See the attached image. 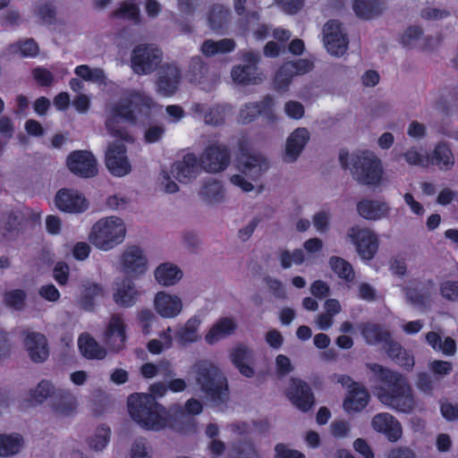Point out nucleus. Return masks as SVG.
Listing matches in <instances>:
<instances>
[{"label":"nucleus","instance_id":"f257e3e1","mask_svg":"<svg viewBox=\"0 0 458 458\" xmlns=\"http://www.w3.org/2000/svg\"><path fill=\"white\" fill-rule=\"evenodd\" d=\"M369 369L381 383L374 391L379 402L399 412H411L415 402L411 387L406 378L378 364H370Z\"/></svg>","mask_w":458,"mask_h":458},{"label":"nucleus","instance_id":"f03ea898","mask_svg":"<svg viewBox=\"0 0 458 458\" xmlns=\"http://www.w3.org/2000/svg\"><path fill=\"white\" fill-rule=\"evenodd\" d=\"M156 108L157 105L152 98L140 92H132L110 108L106 123V130L117 140L130 141L131 137L123 128L122 121L134 123L142 117H148Z\"/></svg>","mask_w":458,"mask_h":458},{"label":"nucleus","instance_id":"7ed1b4c3","mask_svg":"<svg viewBox=\"0 0 458 458\" xmlns=\"http://www.w3.org/2000/svg\"><path fill=\"white\" fill-rule=\"evenodd\" d=\"M343 168L350 171L359 184L378 187L383 182L385 169L380 157L372 150L362 148L352 152L341 150L338 157Z\"/></svg>","mask_w":458,"mask_h":458},{"label":"nucleus","instance_id":"20e7f679","mask_svg":"<svg viewBox=\"0 0 458 458\" xmlns=\"http://www.w3.org/2000/svg\"><path fill=\"white\" fill-rule=\"evenodd\" d=\"M127 404L131 420L146 430L160 431L173 426L172 416L177 413L176 407L166 410L148 394H133Z\"/></svg>","mask_w":458,"mask_h":458},{"label":"nucleus","instance_id":"39448f33","mask_svg":"<svg viewBox=\"0 0 458 458\" xmlns=\"http://www.w3.org/2000/svg\"><path fill=\"white\" fill-rule=\"evenodd\" d=\"M192 373L196 385L208 401L214 405L227 401V380L214 363L199 360L192 366Z\"/></svg>","mask_w":458,"mask_h":458},{"label":"nucleus","instance_id":"423d86ee","mask_svg":"<svg viewBox=\"0 0 458 458\" xmlns=\"http://www.w3.org/2000/svg\"><path fill=\"white\" fill-rule=\"evenodd\" d=\"M127 226L124 220L116 216L98 219L91 227L89 242L98 250L108 251L125 240Z\"/></svg>","mask_w":458,"mask_h":458},{"label":"nucleus","instance_id":"0eeeda50","mask_svg":"<svg viewBox=\"0 0 458 458\" xmlns=\"http://www.w3.org/2000/svg\"><path fill=\"white\" fill-rule=\"evenodd\" d=\"M268 162L266 157L258 153H242L236 160L237 173L230 177L234 186L245 192L254 190L256 182L267 169Z\"/></svg>","mask_w":458,"mask_h":458},{"label":"nucleus","instance_id":"6e6552de","mask_svg":"<svg viewBox=\"0 0 458 458\" xmlns=\"http://www.w3.org/2000/svg\"><path fill=\"white\" fill-rule=\"evenodd\" d=\"M361 334L369 344H382L388 355L400 366L411 369L414 365L411 357L399 344L390 340L389 334L375 324H364L360 327Z\"/></svg>","mask_w":458,"mask_h":458},{"label":"nucleus","instance_id":"1a4fd4ad","mask_svg":"<svg viewBox=\"0 0 458 458\" xmlns=\"http://www.w3.org/2000/svg\"><path fill=\"white\" fill-rule=\"evenodd\" d=\"M346 239L355 247L356 252L363 260H371L379 248L377 234L369 227L351 226L347 230Z\"/></svg>","mask_w":458,"mask_h":458},{"label":"nucleus","instance_id":"9d476101","mask_svg":"<svg viewBox=\"0 0 458 458\" xmlns=\"http://www.w3.org/2000/svg\"><path fill=\"white\" fill-rule=\"evenodd\" d=\"M162 52L153 45H137L131 55V68L140 75H146L153 72L161 64Z\"/></svg>","mask_w":458,"mask_h":458},{"label":"nucleus","instance_id":"9b49d317","mask_svg":"<svg viewBox=\"0 0 458 458\" xmlns=\"http://www.w3.org/2000/svg\"><path fill=\"white\" fill-rule=\"evenodd\" d=\"M117 268L124 275L133 277L140 276L148 268V258L140 247L126 246L118 258Z\"/></svg>","mask_w":458,"mask_h":458},{"label":"nucleus","instance_id":"f8f14e48","mask_svg":"<svg viewBox=\"0 0 458 458\" xmlns=\"http://www.w3.org/2000/svg\"><path fill=\"white\" fill-rule=\"evenodd\" d=\"M336 381L347 388L343 403V408L347 413L360 412L368 405L370 396L364 386L344 375H338Z\"/></svg>","mask_w":458,"mask_h":458},{"label":"nucleus","instance_id":"ddd939ff","mask_svg":"<svg viewBox=\"0 0 458 458\" xmlns=\"http://www.w3.org/2000/svg\"><path fill=\"white\" fill-rule=\"evenodd\" d=\"M323 42L327 51L335 56L343 55L349 44L344 29L335 20L329 21L324 25Z\"/></svg>","mask_w":458,"mask_h":458},{"label":"nucleus","instance_id":"4468645a","mask_svg":"<svg viewBox=\"0 0 458 458\" xmlns=\"http://www.w3.org/2000/svg\"><path fill=\"white\" fill-rule=\"evenodd\" d=\"M102 341L106 348L118 352L125 347L127 341V325L119 315H113L106 325Z\"/></svg>","mask_w":458,"mask_h":458},{"label":"nucleus","instance_id":"2eb2a0df","mask_svg":"<svg viewBox=\"0 0 458 458\" xmlns=\"http://www.w3.org/2000/svg\"><path fill=\"white\" fill-rule=\"evenodd\" d=\"M106 165L109 172L115 176H124L131 172V165L122 142L115 141L108 145L106 152Z\"/></svg>","mask_w":458,"mask_h":458},{"label":"nucleus","instance_id":"dca6fc26","mask_svg":"<svg viewBox=\"0 0 458 458\" xmlns=\"http://www.w3.org/2000/svg\"><path fill=\"white\" fill-rule=\"evenodd\" d=\"M259 55L253 52H248L243 55V60L249 64L246 65H237L232 70L231 76L233 81L238 84H258L264 80V76L259 72L255 65L258 62Z\"/></svg>","mask_w":458,"mask_h":458},{"label":"nucleus","instance_id":"f3484780","mask_svg":"<svg viewBox=\"0 0 458 458\" xmlns=\"http://www.w3.org/2000/svg\"><path fill=\"white\" fill-rule=\"evenodd\" d=\"M183 301L175 293L165 291L157 292L153 300L155 311L163 318H175L183 310Z\"/></svg>","mask_w":458,"mask_h":458},{"label":"nucleus","instance_id":"a211bd4d","mask_svg":"<svg viewBox=\"0 0 458 458\" xmlns=\"http://www.w3.org/2000/svg\"><path fill=\"white\" fill-rule=\"evenodd\" d=\"M66 165L72 174L81 177H93L98 174L97 161L89 151L72 152L67 157Z\"/></svg>","mask_w":458,"mask_h":458},{"label":"nucleus","instance_id":"6ab92c4d","mask_svg":"<svg viewBox=\"0 0 458 458\" xmlns=\"http://www.w3.org/2000/svg\"><path fill=\"white\" fill-rule=\"evenodd\" d=\"M313 69V63L308 59H300L296 62L284 64L275 76V87L277 90L285 89L291 83L293 77L302 75Z\"/></svg>","mask_w":458,"mask_h":458},{"label":"nucleus","instance_id":"aec40b11","mask_svg":"<svg viewBox=\"0 0 458 458\" xmlns=\"http://www.w3.org/2000/svg\"><path fill=\"white\" fill-rule=\"evenodd\" d=\"M372 428L383 434L390 442H397L403 436L400 421L388 412L376 414L371 420Z\"/></svg>","mask_w":458,"mask_h":458},{"label":"nucleus","instance_id":"412c9836","mask_svg":"<svg viewBox=\"0 0 458 458\" xmlns=\"http://www.w3.org/2000/svg\"><path fill=\"white\" fill-rule=\"evenodd\" d=\"M286 395L291 403L302 411H309L314 404V396L310 386L301 379H291Z\"/></svg>","mask_w":458,"mask_h":458},{"label":"nucleus","instance_id":"4be33fe9","mask_svg":"<svg viewBox=\"0 0 458 458\" xmlns=\"http://www.w3.org/2000/svg\"><path fill=\"white\" fill-rule=\"evenodd\" d=\"M358 215L369 221H379L390 216L391 208L385 200L364 198L356 205Z\"/></svg>","mask_w":458,"mask_h":458},{"label":"nucleus","instance_id":"5701e85b","mask_svg":"<svg viewBox=\"0 0 458 458\" xmlns=\"http://www.w3.org/2000/svg\"><path fill=\"white\" fill-rule=\"evenodd\" d=\"M58 209L67 213L84 212L89 206L84 196L76 190L62 189L55 198Z\"/></svg>","mask_w":458,"mask_h":458},{"label":"nucleus","instance_id":"b1692460","mask_svg":"<svg viewBox=\"0 0 458 458\" xmlns=\"http://www.w3.org/2000/svg\"><path fill=\"white\" fill-rule=\"evenodd\" d=\"M229 164V152L225 146L212 144L201 156V165L208 172H220Z\"/></svg>","mask_w":458,"mask_h":458},{"label":"nucleus","instance_id":"393cba45","mask_svg":"<svg viewBox=\"0 0 458 458\" xmlns=\"http://www.w3.org/2000/svg\"><path fill=\"white\" fill-rule=\"evenodd\" d=\"M180 79L181 72L175 64L163 65L158 72L157 91L164 97L174 95L178 89Z\"/></svg>","mask_w":458,"mask_h":458},{"label":"nucleus","instance_id":"a878e982","mask_svg":"<svg viewBox=\"0 0 458 458\" xmlns=\"http://www.w3.org/2000/svg\"><path fill=\"white\" fill-rule=\"evenodd\" d=\"M310 140V132L307 128L299 127L293 130L286 139L284 159L287 162L295 161L303 151Z\"/></svg>","mask_w":458,"mask_h":458},{"label":"nucleus","instance_id":"bb28decb","mask_svg":"<svg viewBox=\"0 0 458 458\" xmlns=\"http://www.w3.org/2000/svg\"><path fill=\"white\" fill-rule=\"evenodd\" d=\"M203 319L200 315H193L180 326L175 332L177 343L185 346L199 342L201 339L200 327Z\"/></svg>","mask_w":458,"mask_h":458},{"label":"nucleus","instance_id":"cd10ccee","mask_svg":"<svg viewBox=\"0 0 458 458\" xmlns=\"http://www.w3.org/2000/svg\"><path fill=\"white\" fill-rule=\"evenodd\" d=\"M237 328L235 318L224 317L217 319L207 331L204 339L205 342L213 345L225 339L234 333Z\"/></svg>","mask_w":458,"mask_h":458},{"label":"nucleus","instance_id":"c85d7f7f","mask_svg":"<svg viewBox=\"0 0 458 458\" xmlns=\"http://www.w3.org/2000/svg\"><path fill=\"white\" fill-rule=\"evenodd\" d=\"M230 360L242 376L252 377L255 375L254 353L248 347L238 345L233 348L230 352Z\"/></svg>","mask_w":458,"mask_h":458},{"label":"nucleus","instance_id":"c756f323","mask_svg":"<svg viewBox=\"0 0 458 458\" xmlns=\"http://www.w3.org/2000/svg\"><path fill=\"white\" fill-rule=\"evenodd\" d=\"M200 172V165L193 154H187L182 161L173 165L172 173L181 182H188L196 178Z\"/></svg>","mask_w":458,"mask_h":458},{"label":"nucleus","instance_id":"7c9ffc66","mask_svg":"<svg viewBox=\"0 0 458 458\" xmlns=\"http://www.w3.org/2000/svg\"><path fill=\"white\" fill-rule=\"evenodd\" d=\"M400 42L406 48L429 49L434 46L436 39L424 37L420 27L411 26L403 31Z\"/></svg>","mask_w":458,"mask_h":458},{"label":"nucleus","instance_id":"2f4dec72","mask_svg":"<svg viewBox=\"0 0 458 458\" xmlns=\"http://www.w3.org/2000/svg\"><path fill=\"white\" fill-rule=\"evenodd\" d=\"M25 347L30 357L35 362H42L48 357L47 339L39 333H29L25 339Z\"/></svg>","mask_w":458,"mask_h":458},{"label":"nucleus","instance_id":"473e14b6","mask_svg":"<svg viewBox=\"0 0 458 458\" xmlns=\"http://www.w3.org/2000/svg\"><path fill=\"white\" fill-rule=\"evenodd\" d=\"M139 296L140 292L135 284L131 280L124 279L116 284L114 301L121 307L129 308L136 303Z\"/></svg>","mask_w":458,"mask_h":458},{"label":"nucleus","instance_id":"72a5a7b5","mask_svg":"<svg viewBox=\"0 0 458 458\" xmlns=\"http://www.w3.org/2000/svg\"><path fill=\"white\" fill-rule=\"evenodd\" d=\"M78 348L81 355L89 360H103L107 355V349L101 346L89 333L80 335Z\"/></svg>","mask_w":458,"mask_h":458},{"label":"nucleus","instance_id":"f704fd0d","mask_svg":"<svg viewBox=\"0 0 458 458\" xmlns=\"http://www.w3.org/2000/svg\"><path fill=\"white\" fill-rule=\"evenodd\" d=\"M454 163L455 158L450 146L445 141L437 143L429 157V164L437 165L442 171H447Z\"/></svg>","mask_w":458,"mask_h":458},{"label":"nucleus","instance_id":"c9c22d12","mask_svg":"<svg viewBox=\"0 0 458 458\" xmlns=\"http://www.w3.org/2000/svg\"><path fill=\"white\" fill-rule=\"evenodd\" d=\"M23 437L19 433H0V457H12L24 448Z\"/></svg>","mask_w":458,"mask_h":458},{"label":"nucleus","instance_id":"e433bc0d","mask_svg":"<svg viewBox=\"0 0 458 458\" xmlns=\"http://www.w3.org/2000/svg\"><path fill=\"white\" fill-rule=\"evenodd\" d=\"M156 281L163 286H171L177 284L182 277V272L178 266L173 263L159 265L154 273Z\"/></svg>","mask_w":458,"mask_h":458},{"label":"nucleus","instance_id":"4c0bfd02","mask_svg":"<svg viewBox=\"0 0 458 458\" xmlns=\"http://www.w3.org/2000/svg\"><path fill=\"white\" fill-rule=\"evenodd\" d=\"M191 112L196 117H204L205 123L208 124H218L221 123L225 114V108L224 106H215L208 108L205 105L196 103L191 106Z\"/></svg>","mask_w":458,"mask_h":458},{"label":"nucleus","instance_id":"58836bf2","mask_svg":"<svg viewBox=\"0 0 458 458\" xmlns=\"http://www.w3.org/2000/svg\"><path fill=\"white\" fill-rule=\"evenodd\" d=\"M78 405L77 397L70 393H65L53 403V411L56 416L67 418L76 413Z\"/></svg>","mask_w":458,"mask_h":458},{"label":"nucleus","instance_id":"ea45409f","mask_svg":"<svg viewBox=\"0 0 458 458\" xmlns=\"http://www.w3.org/2000/svg\"><path fill=\"white\" fill-rule=\"evenodd\" d=\"M138 0H125L112 13V17L140 23L141 21Z\"/></svg>","mask_w":458,"mask_h":458},{"label":"nucleus","instance_id":"a19ab883","mask_svg":"<svg viewBox=\"0 0 458 458\" xmlns=\"http://www.w3.org/2000/svg\"><path fill=\"white\" fill-rule=\"evenodd\" d=\"M235 48V42L230 38H224L218 41L211 39L205 40L200 47V52L205 56H213L218 54L230 53Z\"/></svg>","mask_w":458,"mask_h":458},{"label":"nucleus","instance_id":"79ce46f5","mask_svg":"<svg viewBox=\"0 0 458 458\" xmlns=\"http://www.w3.org/2000/svg\"><path fill=\"white\" fill-rule=\"evenodd\" d=\"M331 270L342 280L352 282L355 277L352 266L344 259L338 256H332L328 259Z\"/></svg>","mask_w":458,"mask_h":458},{"label":"nucleus","instance_id":"37998d69","mask_svg":"<svg viewBox=\"0 0 458 458\" xmlns=\"http://www.w3.org/2000/svg\"><path fill=\"white\" fill-rule=\"evenodd\" d=\"M352 9L362 19H371L382 12L379 0H353Z\"/></svg>","mask_w":458,"mask_h":458},{"label":"nucleus","instance_id":"c03bdc74","mask_svg":"<svg viewBox=\"0 0 458 458\" xmlns=\"http://www.w3.org/2000/svg\"><path fill=\"white\" fill-rule=\"evenodd\" d=\"M74 73L85 81H89L97 84H106L107 78L104 70L98 67H90L87 64L78 65Z\"/></svg>","mask_w":458,"mask_h":458},{"label":"nucleus","instance_id":"a18cd8bd","mask_svg":"<svg viewBox=\"0 0 458 458\" xmlns=\"http://www.w3.org/2000/svg\"><path fill=\"white\" fill-rule=\"evenodd\" d=\"M173 342L174 338L172 335V328L168 327L159 333L158 338L150 340L148 343L147 347L148 352L152 354H159L164 351L172 348Z\"/></svg>","mask_w":458,"mask_h":458},{"label":"nucleus","instance_id":"49530a36","mask_svg":"<svg viewBox=\"0 0 458 458\" xmlns=\"http://www.w3.org/2000/svg\"><path fill=\"white\" fill-rule=\"evenodd\" d=\"M428 344L435 350L444 354H454L456 350L455 342L451 337H445L444 340L436 332L428 333L426 335Z\"/></svg>","mask_w":458,"mask_h":458},{"label":"nucleus","instance_id":"de8ad7c7","mask_svg":"<svg viewBox=\"0 0 458 458\" xmlns=\"http://www.w3.org/2000/svg\"><path fill=\"white\" fill-rule=\"evenodd\" d=\"M39 51L38 44L31 38L19 40L8 47V52L12 55H20L21 57H35Z\"/></svg>","mask_w":458,"mask_h":458},{"label":"nucleus","instance_id":"09e8293b","mask_svg":"<svg viewBox=\"0 0 458 458\" xmlns=\"http://www.w3.org/2000/svg\"><path fill=\"white\" fill-rule=\"evenodd\" d=\"M55 393L54 385L46 379L41 380L34 388L30 390V402L32 404H41Z\"/></svg>","mask_w":458,"mask_h":458},{"label":"nucleus","instance_id":"8fccbe9b","mask_svg":"<svg viewBox=\"0 0 458 458\" xmlns=\"http://www.w3.org/2000/svg\"><path fill=\"white\" fill-rule=\"evenodd\" d=\"M110 428L106 426L97 428L88 438V445L94 451H102L110 440Z\"/></svg>","mask_w":458,"mask_h":458},{"label":"nucleus","instance_id":"3c124183","mask_svg":"<svg viewBox=\"0 0 458 458\" xmlns=\"http://www.w3.org/2000/svg\"><path fill=\"white\" fill-rule=\"evenodd\" d=\"M276 106V102L272 97L267 96L259 102L251 104V114L243 113V115L248 119H255L258 115H264Z\"/></svg>","mask_w":458,"mask_h":458},{"label":"nucleus","instance_id":"603ef678","mask_svg":"<svg viewBox=\"0 0 458 458\" xmlns=\"http://www.w3.org/2000/svg\"><path fill=\"white\" fill-rule=\"evenodd\" d=\"M228 11L221 5H216L212 8L208 16V24L211 30L221 29L226 22Z\"/></svg>","mask_w":458,"mask_h":458},{"label":"nucleus","instance_id":"864d4df0","mask_svg":"<svg viewBox=\"0 0 458 458\" xmlns=\"http://www.w3.org/2000/svg\"><path fill=\"white\" fill-rule=\"evenodd\" d=\"M403 156L410 165L428 166L429 165V157L423 155L417 147L408 148Z\"/></svg>","mask_w":458,"mask_h":458},{"label":"nucleus","instance_id":"5fc2aeb1","mask_svg":"<svg viewBox=\"0 0 458 458\" xmlns=\"http://www.w3.org/2000/svg\"><path fill=\"white\" fill-rule=\"evenodd\" d=\"M306 259L304 251L297 249L293 251L284 250L280 255V262L283 267L288 268L293 265H300Z\"/></svg>","mask_w":458,"mask_h":458},{"label":"nucleus","instance_id":"6e6d98bb","mask_svg":"<svg viewBox=\"0 0 458 458\" xmlns=\"http://www.w3.org/2000/svg\"><path fill=\"white\" fill-rule=\"evenodd\" d=\"M129 458H152V450L146 439H136L131 444Z\"/></svg>","mask_w":458,"mask_h":458},{"label":"nucleus","instance_id":"4d7b16f0","mask_svg":"<svg viewBox=\"0 0 458 458\" xmlns=\"http://www.w3.org/2000/svg\"><path fill=\"white\" fill-rule=\"evenodd\" d=\"M26 300V293L22 290H11L4 293V303L13 309L21 310L24 307Z\"/></svg>","mask_w":458,"mask_h":458},{"label":"nucleus","instance_id":"13d9d810","mask_svg":"<svg viewBox=\"0 0 458 458\" xmlns=\"http://www.w3.org/2000/svg\"><path fill=\"white\" fill-rule=\"evenodd\" d=\"M164 369L167 373L166 375L169 376L172 374V369H170V363L167 361H161L158 365H156L151 362L144 363L140 367V374L145 378H153L157 375L159 370Z\"/></svg>","mask_w":458,"mask_h":458},{"label":"nucleus","instance_id":"bf43d9fd","mask_svg":"<svg viewBox=\"0 0 458 458\" xmlns=\"http://www.w3.org/2000/svg\"><path fill=\"white\" fill-rule=\"evenodd\" d=\"M201 194L210 202H219L224 198V191L222 185L214 181L206 184Z\"/></svg>","mask_w":458,"mask_h":458},{"label":"nucleus","instance_id":"052dcab7","mask_svg":"<svg viewBox=\"0 0 458 458\" xmlns=\"http://www.w3.org/2000/svg\"><path fill=\"white\" fill-rule=\"evenodd\" d=\"M331 213L328 210H320L313 217V225L319 233H327L330 227Z\"/></svg>","mask_w":458,"mask_h":458},{"label":"nucleus","instance_id":"680f3d73","mask_svg":"<svg viewBox=\"0 0 458 458\" xmlns=\"http://www.w3.org/2000/svg\"><path fill=\"white\" fill-rule=\"evenodd\" d=\"M352 426L344 420H335L330 424L331 435L335 438H345L350 436Z\"/></svg>","mask_w":458,"mask_h":458},{"label":"nucleus","instance_id":"e2e57ef3","mask_svg":"<svg viewBox=\"0 0 458 458\" xmlns=\"http://www.w3.org/2000/svg\"><path fill=\"white\" fill-rule=\"evenodd\" d=\"M284 112L287 117L293 120H300L304 116V106L296 100H289L284 103Z\"/></svg>","mask_w":458,"mask_h":458},{"label":"nucleus","instance_id":"0e129e2a","mask_svg":"<svg viewBox=\"0 0 458 458\" xmlns=\"http://www.w3.org/2000/svg\"><path fill=\"white\" fill-rule=\"evenodd\" d=\"M32 75L36 82L40 86H50L55 81V74L44 67L35 68L32 71Z\"/></svg>","mask_w":458,"mask_h":458},{"label":"nucleus","instance_id":"69168bd1","mask_svg":"<svg viewBox=\"0 0 458 458\" xmlns=\"http://www.w3.org/2000/svg\"><path fill=\"white\" fill-rule=\"evenodd\" d=\"M206 71V67L200 57H193L190 64L189 80L192 82H201V78Z\"/></svg>","mask_w":458,"mask_h":458},{"label":"nucleus","instance_id":"338daca9","mask_svg":"<svg viewBox=\"0 0 458 458\" xmlns=\"http://www.w3.org/2000/svg\"><path fill=\"white\" fill-rule=\"evenodd\" d=\"M440 293L443 298L451 301H458V281H445L440 285Z\"/></svg>","mask_w":458,"mask_h":458},{"label":"nucleus","instance_id":"774afa93","mask_svg":"<svg viewBox=\"0 0 458 458\" xmlns=\"http://www.w3.org/2000/svg\"><path fill=\"white\" fill-rule=\"evenodd\" d=\"M165 134V127L162 124H151L145 132L144 139L148 143H156L159 141Z\"/></svg>","mask_w":458,"mask_h":458}]
</instances>
